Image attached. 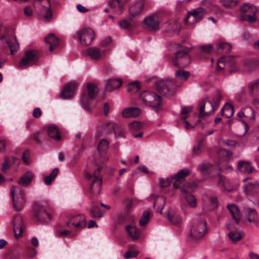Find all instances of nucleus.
<instances>
[{"instance_id":"obj_1","label":"nucleus","mask_w":259,"mask_h":259,"mask_svg":"<svg viewBox=\"0 0 259 259\" xmlns=\"http://www.w3.org/2000/svg\"><path fill=\"white\" fill-rule=\"evenodd\" d=\"M140 104L152 107L155 110L160 109L162 106V99L160 96L154 92L144 91L139 97Z\"/></svg>"},{"instance_id":"obj_2","label":"nucleus","mask_w":259,"mask_h":259,"mask_svg":"<svg viewBox=\"0 0 259 259\" xmlns=\"http://www.w3.org/2000/svg\"><path fill=\"white\" fill-rule=\"evenodd\" d=\"M221 98L222 96L221 94L219 93H216L213 95L212 100L208 101V102L211 106V109L206 111H205L204 110L205 103L208 99L206 98L201 101L199 106V116L201 118H205L211 115L219 106Z\"/></svg>"},{"instance_id":"obj_3","label":"nucleus","mask_w":259,"mask_h":259,"mask_svg":"<svg viewBox=\"0 0 259 259\" xmlns=\"http://www.w3.org/2000/svg\"><path fill=\"white\" fill-rule=\"evenodd\" d=\"M207 233L206 223L202 218H197L193 220L190 234L195 239L202 238Z\"/></svg>"},{"instance_id":"obj_4","label":"nucleus","mask_w":259,"mask_h":259,"mask_svg":"<svg viewBox=\"0 0 259 259\" xmlns=\"http://www.w3.org/2000/svg\"><path fill=\"white\" fill-rule=\"evenodd\" d=\"M10 192L15 210L20 211L23 208L25 202L24 191L16 186L12 185Z\"/></svg>"},{"instance_id":"obj_5","label":"nucleus","mask_w":259,"mask_h":259,"mask_svg":"<svg viewBox=\"0 0 259 259\" xmlns=\"http://www.w3.org/2000/svg\"><path fill=\"white\" fill-rule=\"evenodd\" d=\"M243 192L249 200L259 206V185L257 183L247 184L243 187Z\"/></svg>"},{"instance_id":"obj_6","label":"nucleus","mask_w":259,"mask_h":259,"mask_svg":"<svg viewBox=\"0 0 259 259\" xmlns=\"http://www.w3.org/2000/svg\"><path fill=\"white\" fill-rule=\"evenodd\" d=\"M33 217L37 221L42 223H47L52 219L51 214L46 211L42 202L40 201H35L34 203Z\"/></svg>"},{"instance_id":"obj_7","label":"nucleus","mask_w":259,"mask_h":259,"mask_svg":"<svg viewBox=\"0 0 259 259\" xmlns=\"http://www.w3.org/2000/svg\"><path fill=\"white\" fill-rule=\"evenodd\" d=\"M156 85L159 93L167 96L173 95L176 88L179 86L171 80H159L156 82Z\"/></svg>"},{"instance_id":"obj_8","label":"nucleus","mask_w":259,"mask_h":259,"mask_svg":"<svg viewBox=\"0 0 259 259\" xmlns=\"http://www.w3.org/2000/svg\"><path fill=\"white\" fill-rule=\"evenodd\" d=\"M102 169V167H99L94 171L93 175L87 173L86 177L88 179H92V182L90 186V190L91 193L95 195L99 194L101 191L102 179L99 174L100 170Z\"/></svg>"},{"instance_id":"obj_9","label":"nucleus","mask_w":259,"mask_h":259,"mask_svg":"<svg viewBox=\"0 0 259 259\" xmlns=\"http://www.w3.org/2000/svg\"><path fill=\"white\" fill-rule=\"evenodd\" d=\"M37 60L38 55L36 51L31 50L26 51L18 66L21 69H26L34 64Z\"/></svg>"},{"instance_id":"obj_10","label":"nucleus","mask_w":259,"mask_h":259,"mask_svg":"<svg viewBox=\"0 0 259 259\" xmlns=\"http://www.w3.org/2000/svg\"><path fill=\"white\" fill-rule=\"evenodd\" d=\"M190 173V170L188 169H183L179 171L177 174L173 176V178L176 180L174 183V188L178 189L180 188L182 194L186 195L189 192L188 189V184L185 185L184 187H180V183L183 181L185 177L187 176Z\"/></svg>"},{"instance_id":"obj_11","label":"nucleus","mask_w":259,"mask_h":259,"mask_svg":"<svg viewBox=\"0 0 259 259\" xmlns=\"http://www.w3.org/2000/svg\"><path fill=\"white\" fill-rule=\"evenodd\" d=\"M77 38L80 43L85 46L90 45L95 37L94 31L90 28H83L77 32Z\"/></svg>"},{"instance_id":"obj_12","label":"nucleus","mask_w":259,"mask_h":259,"mask_svg":"<svg viewBox=\"0 0 259 259\" xmlns=\"http://www.w3.org/2000/svg\"><path fill=\"white\" fill-rule=\"evenodd\" d=\"M127 0H110L109 1V11L115 14L120 15Z\"/></svg>"},{"instance_id":"obj_13","label":"nucleus","mask_w":259,"mask_h":259,"mask_svg":"<svg viewBox=\"0 0 259 259\" xmlns=\"http://www.w3.org/2000/svg\"><path fill=\"white\" fill-rule=\"evenodd\" d=\"M160 19L158 14L152 15L143 20V23L146 27L152 30H157L159 27Z\"/></svg>"},{"instance_id":"obj_14","label":"nucleus","mask_w":259,"mask_h":259,"mask_svg":"<svg viewBox=\"0 0 259 259\" xmlns=\"http://www.w3.org/2000/svg\"><path fill=\"white\" fill-rule=\"evenodd\" d=\"M246 91L254 100L259 101V79L249 82L247 85Z\"/></svg>"},{"instance_id":"obj_15","label":"nucleus","mask_w":259,"mask_h":259,"mask_svg":"<svg viewBox=\"0 0 259 259\" xmlns=\"http://www.w3.org/2000/svg\"><path fill=\"white\" fill-rule=\"evenodd\" d=\"M77 86V83L76 82H71L68 83L62 90L60 93V97L63 99H68L71 98L74 91Z\"/></svg>"},{"instance_id":"obj_16","label":"nucleus","mask_w":259,"mask_h":259,"mask_svg":"<svg viewBox=\"0 0 259 259\" xmlns=\"http://www.w3.org/2000/svg\"><path fill=\"white\" fill-rule=\"evenodd\" d=\"M70 225L79 229H82L86 226L85 217L83 215L80 214L74 216L69 220L67 224L68 226Z\"/></svg>"},{"instance_id":"obj_17","label":"nucleus","mask_w":259,"mask_h":259,"mask_svg":"<svg viewBox=\"0 0 259 259\" xmlns=\"http://www.w3.org/2000/svg\"><path fill=\"white\" fill-rule=\"evenodd\" d=\"M105 127L110 126V130H112L114 133V137L115 139L119 137H123L124 136V128L120 123H115L114 122L107 123L104 125Z\"/></svg>"},{"instance_id":"obj_18","label":"nucleus","mask_w":259,"mask_h":259,"mask_svg":"<svg viewBox=\"0 0 259 259\" xmlns=\"http://www.w3.org/2000/svg\"><path fill=\"white\" fill-rule=\"evenodd\" d=\"M23 228L24 223L22 217L19 215H16L13 220V229L17 237L22 235Z\"/></svg>"},{"instance_id":"obj_19","label":"nucleus","mask_w":259,"mask_h":259,"mask_svg":"<svg viewBox=\"0 0 259 259\" xmlns=\"http://www.w3.org/2000/svg\"><path fill=\"white\" fill-rule=\"evenodd\" d=\"M163 27L165 32H179L180 29L181 25L178 20H170L163 24Z\"/></svg>"},{"instance_id":"obj_20","label":"nucleus","mask_w":259,"mask_h":259,"mask_svg":"<svg viewBox=\"0 0 259 259\" xmlns=\"http://www.w3.org/2000/svg\"><path fill=\"white\" fill-rule=\"evenodd\" d=\"M232 218L237 224H238L241 218V214L238 207L234 204H230L227 205Z\"/></svg>"},{"instance_id":"obj_21","label":"nucleus","mask_w":259,"mask_h":259,"mask_svg":"<svg viewBox=\"0 0 259 259\" xmlns=\"http://www.w3.org/2000/svg\"><path fill=\"white\" fill-rule=\"evenodd\" d=\"M248 12L245 15H242L240 18L242 21H246L249 23H252L256 21V13L257 12L256 8L253 6Z\"/></svg>"},{"instance_id":"obj_22","label":"nucleus","mask_w":259,"mask_h":259,"mask_svg":"<svg viewBox=\"0 0 259 259\" xmlns=\"http://www.w3.org/2000/svg\"><path fill=\"white\" fill-rule=\"evenodd\" d=\"M144 4L140 2L132 6L130 8V19L132 20L135 17L139 15L143 10Z\"/></svg>"},{"instance_id":"obj_23","label":"nucleus","mask_w":259,"mask_h":259,"mask_svg":"<svg viewBox=\"0 0 259 259\" xmlns=\"http://www.w3.org/2000/svg\"><path fill=\"white\" fill-rule=\"evenodd\" d=\"M141 113V109L138 107H130L123 109L122 116L124 118L137 117Z\"/></svg>"},{"instance_id":"obj_24","label":"nucleus","mask_w":259,"mask_h":259,"mask_svg":"<svg viewBox=\"0 0 259 259\" xmlns=\"http://www.w3.org/2000/svg\"><path fill=\"white\" fill-rule=\"evenodd\" d=\"M122 84V80L120 79H109L105 84V89L108 92L118 89Z\"/></svg>"},{"instance_id":"obj_25","label":"nucleus","mask_w":259,"mask_h":259,"mask_svg":"<svg viewBox=\"0 0 259 259\" xmlns=\"http://www.w3.org/2000/svg\"><path fill=\"white\" fill-rule=\"evenodd\" d=\"M46 44L49 47L50 51H53L54 49L58 46L59 39L53 34H49L45 38Z\"/></svg>"},{"instance_id":"obj_26","label":"nucleus","mask_w":259,"mask_h":259,"mask_svg":"<svg viewBox=\"0 0 259 259\" xmlns=\"http://www.w3.org/2000/svg\"><path fill=\"white\" fill-rule=\"evenodd\" d=\"M104 51L101 52L98 48L91 47L86 50V54L92 59L98 60L101 58L102 53H104Z\"/></svg>"},{"instance_id":"obj_27","label":"nucleus","mask_w":259,"mask_h":259,"mask_svg":"<svg viewBox=\"0 0 259 259\" xmlns=\"http://www.w3.org/2000/svg\"><path fill=\"white\" fill-rule=\"evenodd\" d=\"M33 178V175L30 171L26 172L18 180V183L23 186L27 187L29 186Z\"/></svg>"},{"instance_id":"obj_28","label":"nucleus","mask_w":259,"mask_h":259,"mask_svg":"<svg viewBox=\"0 0 259 259\" xmlns=\"http://www.w3.org/2000/svg\"><path fill=\"white\" fill-rule=\"evenodd\" d=\"M237 169L240 172L244 174H250L253 169V167L250 163L245 161H240L237 165Z\"/></svg>"},{"instance_id":"obj_29","label":"nucleus","mask_w":259,"mask_h":259,"mask_svg":"<svg viewBox=\"0 0 259 259\" xmlns=\"http://www.w3.org/2000/svg\"><path fill=\"white\" fill-rule=\"evenodd\" d=\"M47 133L49 137L53 140L59 141L61 139V136L59 133L58 128L54 124H51L48 126Z\"/></svg>"},{"instance_id":"obj_30","label":"nucleus","mask_w":259,"mask_h":259,"mask_svg":"<svg viewBox=\"0 0 259 259\" xmlns=\"http://www.w3.org/2000/svg\"><path fill=\"white\" fill-rule=\"evenodd\" d=\"M41 6L45 9L46 12L44 16L41 18V20L45 22L50 21L53 18L52 10H51V3L50 1H47V5L41 4Z\"/></svg>"},{"instance_id":"obj_31","label":"nucleus","mask_w":259,"mask_h":259,"mask_svg":"<svg viewBox=\"0 0 259 259\" xmlns=\"http://www.w3.org/2000/svg\"><path fill=\"white\" fill-rule=\"evenodd\" d=\"M239 117H246L249 119L254 120L255 118L254 111L252 108H247L244 110L239 112L238 113Z\"/></svg>"},{"instance_id":"obj_32","label":"nucleus","mask_w":259,"mask_h":259,"mask_svg":"<svg viewBox=\"0 0 259 259\" xmlns=\"http://www.w3.org/2000/svg\"><path fill=\"white\" fill-rule=\"evenodd\" d=\"M198 22L196 17L190 12L188 13L187 17L185 20V24L188 28H194L195 24Z\"/></svg>"},{"instance_id":"obj_33","label":"nucleus","mask_w":259,"mask_h":259,"mask_svg":"<svg viewBox=\"0 0 259 259\" xmlns=\"http://www.w3.org/2000/svg\"><path fill=\"white\" fill-rule=\"evenodd\" d=\"M234 113V107L231 104L227 103L221 110V114L223 116L229 117Z\"/></svg>"},{"instance_id":"obj_34","label":"nucleus","mask_w":259,"mask_h":259,"mask_svg":"<svg viewBox=\"0 0 259 259\" xmlns=\"http://www.w3.org/2000/svg\"><path fill=\"white\" fill-rule=\"evenodd\" d=\"M126 230L130 237L134 240L137 239L140 236L139 230L135 226L131 225L126 227Z\"/></svg>"},{"instance_id":"obj_35","label":"nucleus","mask_w":259,"mask_h":259,"mask_svg":"<svg viewBox=\"0 0 259 259\" xmlns=\"http://www.w3.org/2000/svg\"><path fill=\"white\" fill-rule=\"evenodd\" d=\"M87 89L89 98L93 99L97 96L98 93L97 85L95 83L89 82L87 84Z\"/></svg>"},{"instance_id":"obj_36","label":"nucleus","mask_w":259,"mask_h":259,"mask_svg":"<svg viewBox=\"0 0 259 259\" xmlns=\"http://www.w3.org/2000/svg\"><path fill=\"white\" fill-rule=\"evenodd\" d=\"M165 199L163 196H158L157 197L154 201L153 207L155 208L157 207V209H159V212L161 214L162 212L163 208L165 205ZM158 211V210H157Z\"/></svg>"},{"instance_id":"obj_37","label":"nucleus","mask_w":259,"mask_h":259,"mask_svg":"<svg viewBox=\"0 0 259 259\" xmlns=\"http://www.w3.org/2000/svg\"><path fill=\"white\" fill-rule=\"evenodd\" d=\"M233 58V57L229 56L228 57H222L220 58L218 61L217 64V68L218 70H222L224 69L226 65H228L229 64L232 65V63L230 62L231 59Z\"/></svg>"},{"instance_id":"obj_38","label":"nucleus","mask_w":259,"mask_h":259,"mask_svg":"<svg viewBox=\"0 0 259 259\" xmlns=\"http://www.w3.org/2000/svg\"><path fill=\"white\" fill-rule=\"evenodd\" d=\"M193 15L196 17L198 21H200L206 14V10L201 8L198 7L190 12Z\"/></svg>"},{"instance_id":"obj_39","label":"nucleus","mask_w":259,"mask_h":259,"mask_svg":"<svg viewBox=\"0 0 259 259\" xmlns=\"http://www.w3.org/2000/svg\"><path fill=\"white\" fill-rule=\"evenodd\" d=\"M109 142L105 139H102L98 146V150L101 155L106 153L108 148Z\"/></svg>"},{"instance_id":"obj_40","label":"nucleus","mask_w":259,"mask_h":259,"mask_svg":"<svg viewBox=\"0 0 259 259\" xmlns=\"http://www.w3.org/2000/svg\"><path fill=\"white\" fill-rule=\"evenodd\" d=\"M246 212V217L248 221L250 223L255 222L257 218V214L256 210L253 208H247Z\"/></svg>"},{"instance_id":"obj_41","label":"nucleus","mask_w":259,"mask_h":259,"mask_svg":"<svg viewBox=\"0 0 259 259\" xmlns=\"http://www.w3.org/2000/svg\"><path fill=\"white\" fill-rule=\"evenodd\" d=\"M211 167L212 164L207 161H204L199 165L198 169L203 175H205L207 173Z\"/></svg>"},{"instance_id":"obj_42","label":"nucleus","mask_w":259,"mask_h":259,"mask_svg":"<svg viewBox=\"0 0 259 259\" xmlns=\"http://www.w3.org/2000/svg\"><path fill=\"white\" fill-rule=\"evenodd\" d=\"M6 42L10 49L11 55H13L15 52L17 51L19 49V45L18 42L16 40L15 37L13 41L7 40Z\"/></svg>"},{"instance_id":"obj_43","label":"nucleus","mask_w":259,"mask_h":259,"mask_svg":"<svg viewBox=\"0 0 259 259\" xmlns=\"http://www.w3.org/2000/svg\"><path fill=\"white\" fill-rule=\"evenodd\" d=\"M168 220L174 224H178L180 223L182 219L180 215L176 213H169L167 215Z\"/></svg>"},{"instance_id":"obj_44","label":"nucleus","mask_w":259,"mask_h":259,"mask_svg":"<svg viewBox=\"0 0 259 259\" xmlns=\"http://www.w3.org/2000/svg\"><path fill=\"white\" fill-rule=\"evenodd\" d=\"M228 236L230 240L234 243H236L242 237V235L237 231H231L228 234Z\"/></svg>"},{"instance_id":"obj_45","label":"nucleus","mask_w":259,"mask_h":259,"mask_svg":"<svg viewBox=\"0 0 259 259\" xmlns=\"http://www.w3.org/2000/svg\"><path fill=\"white\" fill-rule=\"evenodd\" d=\"M90 214L94 218H101L103 213H102L98 206H94L90 210Z\"/></svg>"},{"instance_id":"obj_46","label":"nucleus","mask_w":259,"mask_h":259,"mask_svg":"<svg viewBox=\"0 0 259 259\" xmlns=\"http://www.w3.org/2000/svg\"><path fill=\"white\" fill-rule=\"evenodd\" d=\"M143 127V124L139 121H135L128 124L130 130L133 132H137L141 130Z\"/></svg>"},{"instance_id":"obj_47","label":"nucleus","mask_w":259,"mask_h":259,"mask_svg":"<svg viewBox=\"0 0 259 259\" xmlns=\"http://www.w3.org/2000/svg\"><path fill=\"white\" fill-rule=\"evenodd\" d=\"M185 199L188 204L191 207L194 208L197 205L196 199L191 194H187L185 196Z\"/></svg>"},{"instance_id":"obj_48","label":"nucleus","mask_w":259,"mask_h":259,"mask_svg":"<svg viewBox=\"0 0 259 259\" xmlns=\"http://www.w3.org/2000/svg\"><path fill=\"white\" fill-rule=\"evenodd\" d=\"M189 75L188 71H185L182 70H178L176 73V77L177 79L181 80H186Z\"/></svg>"},{"instance_id":"obj_49","label":"nucleus","mask_w":259,"mask_h":259,"mask_svg":"<svg viewBox=\"0 0 259 259\" xmlns=\"http://www.w3.org/2000/svg\"><path fill=\"white\" fill-rule=\"evenodd\" d=\"M140 88L139 82L135 81L128 84L127 90L128 92L135 93L138 92Z\"/></svg>"},{"instance_id":"obj_50","label":"nucleus","mask_w":259,"mask_h":259,"mask_svg":"<svg viewBox=\"0 0 259 259\" xmlns=\"http://www.w3.org/2000/svg\"><path fill=\"white\" fill-rule=\"evenodd\" d=\"M150 212L148 210H146L143 212L141 219L139 221L141 226H145L149 220Z\"/></svg>"},{"instance_id":"obj_51","label":"nucleus","mask_w":259,"mask_h":259,"mask_svg":"<svg viewBox=\"0 0 259 259\" xmlns=\"http://www.w3.org/2000/svg\"><path fill=\"white\" fill-rule=\"evenodd\" d=\"M222 5L226 8H231L235 7L238 3L237 0H221Z\"/></svg>"},{"instance_id":"obj_52","label":"nucleus","mask_w":259,"mask_h":259,"mask_svg":"<svg viewBox=\"0 0 259 259\" xmlns=\"http://www.w3.org/2000/svg\"><path fill=\"white\" fill-rule=\"evenodd\" d=\"M204 140L202 139H200L198 141L197 145L194 146L192 149V152L193 155H199L201 153V149L202 144L203 143Z\"/></svg>"},{"instance_id":"obj_53","label":"nucleus","mask_w":259,"mask_h":259,"mask_svg":"<svg viewBox=\"0 0 259 259\" xmlns=\"http://www.w3.org/2000/svg\"><path fill=\"white\" fill-rule=\"evenodd\" d=\"M109 122H105L102 123L101 125L98 126V132L100 133V134L107 135L108 133H110L112 130H110V126L105 127L104 125L109 123Z\"/></svg>"},{"instance_id":"obj_54","label":"nucleus","mask_w":259,"mask_h":259,"mask_svg":"<svg viewBox=\"0 0 259 259\" xmlns=\"http://www.w3.org/2000/svg\"><path fill=\"white\" fill-rule=\"evenodd\" d=\"M190 51V49L188 48H184L181 50L178 51L175 53L176 58L177 59L178 58H180L186 55Z\"/></svg>"},{"instance_id":"obj_55","label":"nucleus","mask_w":259,"mask_h":259,"mask_svg":"<svg viewBox=\"0 0 259 259\" xmlns=\"http://www.w3.org/2000/svg\"><path fill=\"white\" fill-rule=\"evenodd\" d=\"M139 253L138 251H131L129 250L126 251L124 254L123 255V256L125 258L128 259L131 257H135L137 256V255Z\"/></svg>"},{"instance_id":"obj_56","label":"nucleus","mask_w":259,"mask_h":259,"mask_svg":"<svg viewBox=\"0 0 259 259\" xmlns=\"http://www.w3.org/2000/svg\"><path fill=\"white\" fill-rule=\"evenodd\" d=\"M193 106H183L182 108V111L181 112V114L182 115V116H185V114H187L188 113H189L191 112L193 110Z\"/></svg>"},{"instance_id":"obj_57","label":"nucleus","mask_w":259,"mask_h":259,"mask_svg":"<svg viewBox=\"0 0 259 259\" xmlns=\"http://www.w3.org/2000/svg\"><path fill=\"white\" fill-rule=\"evenodd\" d=\"M81 106L87 110H90V106L88 100L85 97H82L80 99Z\"/></svg>"},{"instance_id":"obj_58","label":"nucleus","mask_w":259,"mask_h":259,"mask_svg":"<svg viewBox=\"0 0 259 259\" xmlns=\"http://www.w3.org/2000/svg\"><path fill=\"white\" fill-rule=\"evenodd\" d=\"M199 48L202 52L206 53H210L212 50V47L211 45L200 46Z\"/></svg>"},{"instance_id":"obj_59","label":"nucleus","mask_w":259,"mask_h":259,"mask_svg":"<svg viewBox=\"0 0 259 259\" xmlns=\"http://www.w3.org/2000/svg\"><path fill=\"white\" fill-rule=\"evenodd\" d=\"M253 6L249 5L248 4H245L240 8V11L243 13L242 15H245L247 12H248Z\"/></svg>"},{"instance_id":"obj_60","label":"nucleus","mask_w":259,"mask_h":259,"mask_svg":"<svg viewBox=\"0 0 259 259\" xmlns=\"http://www.w3.org/2000/svg\"><path fill=\"white\" fill-rule=\"evenodd\" d=\"M111 42V38L109 36L103 39L100 44V46L102 47H106L110 46Z\"/></svg>"},{"instance_id":"obj_61","label":"nucleus","mask_w":259,"mask_h":259,"mask_svg":"<svg viewBox=\"0 0 259 259\" xmlns=\"http://www.w3.org/2000/svg\"><path fill=\"white\" fill-rule=\"evenodd\" d=\"M217 178L218 179V185L224 188L225 181V177L222 176L220 174H218L217 175Z\"/></svg>"},{"instance_id":"obj_62","label":"nucleus","mask_w":259,"mask_h":259,"mask_svg":"<svg viewBox=\"0 0 259 259\" xmlns=\"http://www.w3.org/2000/svg\"><path fill=\"white\" fill-rule=\"evenodd\" d=\"M24 14L26 17H30L32 15L33 10L30 6H26L24 8Z\"/></svg>"},{"instance_id":"obj_63","label":"nucleus","mask_w":259,"mask_h":259,"mask_svg":"<svg viewBox=\"0 0 259 259\" xmlns=\"http://www.w3.org/2000/svg\"><path fill=\"white\" fill-rule=\"evenodd\" d=\"M71 233V232L68 230H63L58 232L57 236L59 237H67Z\"/></svg>"},{"instance_id":"obj_64","label":"nucleus","mask_w":259,"mask_h":259,"mask_svg":"<svg viewBox=\"0 0 259 259\" xmlns=\"http://www.w3.org/2000/svg\"><path fill=\"white\" fill-rule=\"evenodd\" d=\"M160 182V186L162 188H165L167 186H168L170 184V181L168 179H167L166 180H164L163 179H159Z\"/></svg>"}]
</instances>
